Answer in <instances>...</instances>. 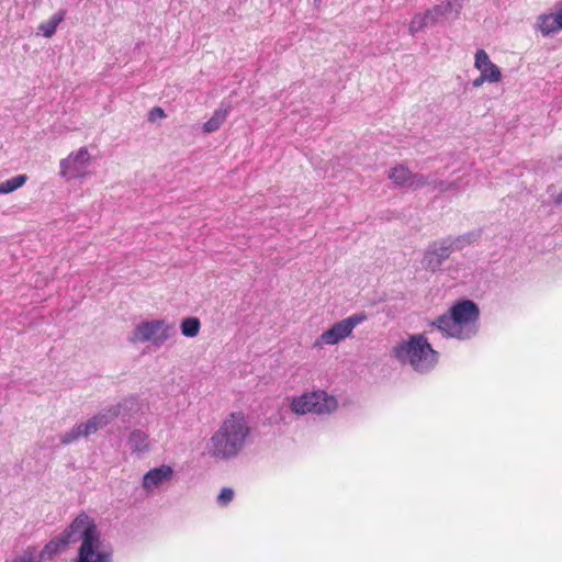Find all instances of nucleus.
<instances>
[{
  "label": "nucleus",
  "instance_id": "nucleus-9",
  "mask_svg": "<svg viewBox=\"0 0 562 562\" xmlns=\"http://www.w3.org/2000/svg\"><path fill=\"white\" fill-rule=\"evenodd\" d=\"M462 2L463 0H450L445 7L436 5L423 14H416L409 23V33L414 35L423 29L436 24L442 16L447 14L448 10L452 7L453 3H456L458 8H461Z\"/></svg>",
  "mask_w": 562,
  "mask_h": 562
},
{
  "label": "nucleus",
  "instance_id": "nucleus-7",
  "mask_svg": "<svg viewBox=\"0 0 562 562\" xmlns=\"http://www.w3.org/2000/svg\"><path fill=\"white\" fill-rule=\"evenodd\" d=\"M61 535L66 538L69 543L81 541V543L98 542L100 539V532L98 527L89 515L86 513L79 514L72 522L66 528Z\"/></svg>",
  "mask_w": 562,
  "mask_h": 562
},
{
  "label": "nucleus",
  "instance_id": "nucleus-2",
  "mask_svg": "<svg viewBox=\"0 0 562 562\" xmlns=\"http://www.w3.org/2000/svg\"><path fill=\"white\" fill-rule=\"evenodd\" d=\"M479 315L477 305L470 300H463L452 305L431 325L449 337L464 339L470 336L471 328L476 323Z\"/></svg>",
  "mask_w": 562,
  "mask_h": 562
},
{
  "label": "nucleus",
  "instance_id": "nucleus-3",
  "mask_svg": "<svg viewBox=\"0 0 562 562\" xmlns=\"http://www.w3.org/2000/svg\"><path fill=\"white\" fill-rule=\"evenodd\" d=\"M394 357L401 362H407L420 373L430 371L438 363L439 353L429 344L424 334L411 335L407 340L393 348Z\"/></svg>",
  "mask_w": 562,
  "mask_h": 562
},
{
  "label": "nucleus",
  "instance_id": "nucleus-8",
  "mask_svg": "<svg viewBox=\"0 0 562 562\" xmlns=\"http://www.w3.org/2000/svg\"><path fill=\"white\" fill-rule=\"evenodd\" d=\"M91 156L86 147L70 153L67 158L60 160V175L67 179L83 178L89 167Z\"/></svg>",
  "mask_w": 562,
  "mask_h": 562
},
{
  "label": "nucleus",
  "instance_id": "nucleus-20",
  "mask_svg": "<svg viewBox=\"0 0 562 562\" xmlns=\"http://www.w3.org/2000/svg\"><path fill=\"white\" fill-rule=\"evenodd\" d=\"M411 173H412V171L407 167H405L403 165H398L390 170L389 178L396 186L404 187L407 184Z\"/></svg>",
  "mask_w": 562,
  "mask_h": 562
},
{
  "label": "nucleus",
  "instance_id": "nucleus-6",
  "mask_svg": "<svg viewBox=\"0 0 562 562\" xmlns=\"http://www.w3.org/2000/svg\"><path fill=\"white\" fill-rule=\"evenodd\" d=\"M173 334V326L165 319H155L142 322L135 327L130 341L133 344L151 341L160 346L167 341Z\"/></svg>",
  "mask_w": 562,
  "mask_h": 562
},
{
  "label": "nucleus",
  "instance_id": "nucleus-25",
  "mask_svg": "<svg viewBox=\"0 0 562 562\" xmlns=\"http://www.w3.org/2000/svg\"><path fill=\"white\" fill-rule=\"evenodd\" d=\"M426 183L427 179L423 175L412 172L406 187L416 190L424 187Z\"/></svg>",
  "mask_w": 562,
  "mask_h": 562
},
{
  "label": "nucleus",
  "instance_id": "nucleus-29",
  "mask_svg": "<svg viewBox=\"0 0 562 562\" xmlns=\"http://www.w3.org/2000/svg\"><path fill=\"white\" fill-rule=\"evenodd\" d=\"M157 117L158 119L166 117V113H165L164 109H161L160 106H155L149 112V120L150 121H155Z\"/></svg>",
  "mask_w": 562,
  "mask_h": 562
},
{
  "label": "nucleus",
  "instance_id": "nucleus-17",
  "mask_svg": "<svg viewBox=\"0 0 562 562\" xmlns=\"http://www.w3.org/2000/svg\"><path fill=\"white\" fill-rule=\"evenodd\" d=\"M474 67L480 71V75H483V72L488 75V72L492 71L490 68L501 71V69L491 61L490 56L484 49H479L475 53Z\"/></svg>",
  "mask_w": 562,
  "mask_h": 562
},
{
  "label": "nucleus",
  "instance_id": "nucleus-13",
  "mask_svg": "<svg viewBox=\"0 0 562 562\" xmlns=\"http://www.w3.org/2000/svg\"><path fill=\"white\" fill-rule=\"evenodd\" d=\"M172 469L168 465H161L148 471L143 477V487L150 490L158 486L164 481L170 480L172 476Z\"/></svg>",
  "mask_w": 562,
  "mask_h": 562
},
{
  "label": "nucleus",
  "instance_id": "nucleus-27",
  "mask_svg": "<svg viewBox=\"0 0 562 562\" xmlns=\"http://www.w3.org/2000/svg\"><path fill=\"white\" fill-rule=\"evenodd\" d=\"M15 559L23 562H38V553L35 547H27L23 551L22 555L16 557Z\"/></svg>",
  "mask_w": 562,
  "mask_h": 562
},
{
  "label": "nucleus",
  "instance_id": "nucleus-15",
  "mask_svg": "<svg viewBox=\"0 0 562 562\" xmlns=\"http://www.w3.org/2000/svg\"><path fill=\"white\" fill-rule=\"evenodd\" d=\"M231 111V106L218 108L213 112V115L203 124V132L206 134L214 133L221 128L226 121Z\"/></svg>",
  "mask_w": 562,
  "mask_h": 562
},
{
  "label": "nucleus",
  "instance_id": "nucleus-26",
  "mask_svg": "<svg viewBox=\"0 0 562 562\" xmlns=\"http://www.w3.org/2000/svg\"><path fill=\"white\" fill-rule=\"evenodd\" d=\"M234 498V491L231 487H224L217 496L220 506H227Z\"/></svg>",
  "mask_w": 562,
  "mask_h": 562
},
{
  "label": "nucleus",
  "instance_id": "nucleus-11",
  "mask_svg": "<svg viewBox=\"0 0 562 562\" xmlns=\"http://www.w3.org/2000/svg\"><path fill=\"white\" fill-rule=\"evenodd\" d=\"M538 29L543 36L562 31V3L557 7L555 12L538 16Z\"/></svg>",
  "mask_w": 562,
  "mask_h": 562
},
{
  "label": "nucleus",
  "instance_id": "nucleus-18",
  "mask_svg": "<svg viewBox=\"0 0 562 562\" xmlns=\"http://www.w3.org/2000/svg\"><path fill=\"white\" fill-rule=\"evenodd\" d=\"M128 442L134 451L143 452L149 447L148 435L142 430H133L130 435Z\"/></svg>",
  "mask_w": 562,
  "mask_h": 562
},
{
  "label": "nucleus",
  "instance_id": "nucleus-19",
  "mask_svg": "<svg viewBox=\"0 0 562 562\" xmlns=\"http://www.w3.org/2000/svg\"><path fill=\"white\" fill-rule=\"evenodd\" d=\"M27 179L26 175H18L11 179L0 182V195L16 191L26 183Z\"/></svg>",
  "mask_w": 562,
  "mask_h": 562
},
{
  "label": "nucleus",
  "instance_id": "nucleus-23",
  "mask_svg": "<svg viewBox=\"0 0 562 562\" xmlns=\"http://www.w3.org/2000/svg\"><path fill=\"white\" fill-rule=\"evenodd\" d=\"M423 263L426 269L435 271L440 267V259H438L434 250H429L425 254Z\"/></svg>",
  "mask_w": 562,
  "mask_h": 562
},
{
  "label": "nucleus",
  "instance_id": "nucleus-12",
  "mask_svg": "<svg viewBox=\"0 0 562 562\" xmlns=\"http://www.w3.org/2000/svg\"><path fill=\"white\" fill-rule=\"evenodd\" d=\"M119 415L117 408H111L108 411V414H98L94 415L86 423L78 424L83 437H87L91 434L98 431L99 428L106 426L111 419L115 418Z\"/></svg>",
  "mask_w": 562,
  "mask_h": 562
},
{
  "label": "nucleus",
  "instance_id": "nucleus-16",
  "mask_svg": "<svg viewBox=\"0 0 562 562\" xmlns=\"http://www.w3.org/2000/svg\"><path fill=\"white\" fill-rule=\"evenodd\" d=\"M65 15V10H59L53 14L48 21L41 23L38 30L46 38H50L55 34L58 25L64 21Z\"/></svg>",
  "mask_w": 562,
  "mask_h": 562
},
{
  "label": "nucleus",
  "instance_id": "nucleus-14",
  "mask_svg": "<svg viewBox=\"0 0 562 562\" xmlns=\"http://www.w3.org/2000/svg\"><path fill=\"white\" fill-rule=\"evenodd\" d=\"M68 544L69 542L61 533L53 538L48 543L45 544L43 550L38 552V562L52 560L55 555L61 552Z\"/></svg>",
  "mask_w": 562,
  "mask_h": 562
},
{
  "label": "nucleus",
  "instance_id": "nucleus-10",
  "mask_svg": "<svg viewBox=\"0 0 562 562\" xmlns=\"http://www.w3.org/2000/svg\"><path fill=\"white\" fill-rule=\"evenodd\" d=\"M75 562H112V552L102 547L101 540L98 542L81 543Z\"/></svg>",
  "mask_w": 562,
  "mask_h": 562
},
{
  "label": "nucleus",
  "instance_id": "nucleus-22",
  "mask_svg": "<svg viewBox=\"0 0 562 562\" xmlns=\"http://www.w3.org/2000/svg\"><path fill=\"white\" fill-rule=\"evenodd\" d=\"M492 71L487 74L483 72V75H480L476 79L473 80V87L477 88L482 86L484 82H498L502 78V72L496 71L494 68H490Z\"/></svg>",
  "mask_w": 562,
  "mask_h": 562
},
{
  "label": "nucleus",
  "instance_id": "nucleus-1",
  "mask_svg": "<svg viewBox=\"0 0 562 562\" xmlns=\"http://www.w3.org/2000/svg\"><path fill=\"white\" fill-rule=\"evenodd\" d=\"M250 428L243 412H233L223 420L206 445L210 456L217 459H229L243 449Z\"/></svg>",
  "mask_w": 562,
  "mask_h": 562
},
{
  "label": "nucleus",
  "instance_id": "nucleus-21",
  "mask_svg": "<svg viewBox=\"0 0 562 562\" xmlns=\"http://www.w3.org/2000/svg\"><path fill=\"white\" fill-rule=\"evenodd\" d=\"M181 333L186 337H195L201 328V322L198 317L183 318L180 325Z\"/></svg>",
  "mask_w": 562,
  "mask_h": 562
},
{
  "label": "nucleus",
  "instance_id": "nucleus-5",
  "mask_svg": "<svg viewBox=\"0 0 562 562\" xmlns=\"http://www.w3.org/2000/svg\"><path fill=\"white\" fill-rule=\"evenodd\" d=\"M366 319L367 315L364 313H357L335 323L330 328L322 333L315 340L314 347L322 348L339 344L350 337L353 329Z\"/></svg>",
  "mask_w": 562,
  "mask_h": 562
},
{
  "label": "nucleus",
  "instance_id": "nucleus-4",
  "mask_svg": "<svg viewBox=\"0 0 562 562\" xmlns=\"http://www.w3.org/2000/svg\"><path fill=\"white\" fill-rule=\"evenodd\" d=\"M291 411L297 415L308 413L329 414L337 408V401L325 391L306 392L294 396L290 403Z\"/></svg>",
  "mask_w": 562,
  "mask_h": 562
},
{
  "label": "nucleus",
  "instance_id": "nucleus-24",
  "mask_svg": "<svg viewBox=\"0 0 562 562\" xmlns=\"http://www.w3.org/2000/svg\"><path fill=\"white\" fill-rule=\"evenodd\" d=\"M83 437L82 432L80 430V427L76 425L70 431L66 432L61 438L60 441L63 445H69L75 440H78L79 438Z\"/></svg>",
  "mask_w": 562,
  "mask_h": 562
},
{
  "label": "nucleus",
  "instance_id": "nucleus-28",
  "mask_svg": "<svg viewBox=\"0 0 562 562\" xmlns=\"http://www.w3.org/2000/svg\"><path fill=\"white\" fill-rule=\"evenodd\" d=\"M438 259H440V266L450 256L452 248L451 245H442L434 249Z\"/></svg>",
  "mask_w": 562,
  "mask_h": 562
}]
</instances>
